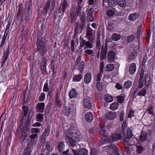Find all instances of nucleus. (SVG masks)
<instances>
[{
	"label": "nucleus",
	"instance_id": "f257e3e1",
	"mask_svg": "<svg viewBox=\"0 0 155 155\" xmlns=\"http://www.w3.org/2000/svg\"><path fill=\"white\" fill-rule=\"evenodd\" d=\"M40 34L37 35V39L36 42L37 51L39 53L43 56L44 54L47 52L46 45L41 39Z\"/></svg>",
	"mask_w": 155,
	"mask_h": 155
},
{
	"label": "nucleus",
	"instance_id": "f03ea898",
	"mask_svg": "<svg viewBox=\"0 0 155 155\" xmlns=\"http://www.w3.org/2000/svg\"><path fill=\"white\" fill-rule=\"evenodd\" d=\"M124 144L125 146V149L127 153L129 155H134L135 145L131 143L126 140H125Z\"/></svg>",
	"mask_w": 155,
	"mask_h": 155
},
{
	"label": "nucleus",
	"instance_id": "7ed1b4c3",
	"mask_svg": "<svg viewBox=\"0 0 155 155\" xmlns=\"http://www.w3.org/2000/svg\"><path fill=\"white\" fill-rule=\"evenodd\" d=\"M81 23L80 24L79 22H77L76 25L75 26L76 28L75 30L76 31H78L79 28L81 29V31L83 30H84V28L86 25V21L85 17V14H83L82 16L80 18Z\"/></svg>",
	"mask_w": 155,
	"mask_h": 155
},
{
	"label": "nucleus",
	"instance_id": "20e7f679",
	"mask_svg": "<svg viewBox=\"0 0 155 155\" xmlns=\"http://www.w3.org/2000/svg\"><path fill=\"white\" fill-rule=\"evenodd\" d=\"M51 2L52 8H51V11H53L55 5V0H48L43 10V12L45 15L47 14Z\"/></svg>",
	"mask_w": 155,
	"mask_h": 155
},
{
	"label": "nucleus",
	"instance_id": "39448f33",
	"mask_svg": "<svg viewBox=\"0 0 155 155\" xmlns=\"http://www.w3.org/2000/svg\"><path fill=\"white\" fill-rule=\"evenodd\" d=\"M32 5V1L30 0L28 4V8L27 11L25 12V21L27 22L28 21L31 16V7Z\"/></svg>",
	"mask_w": 155,
	"mask_h": 155
},
{
	"label": "nucleus",
	"instance_id": "423d86ee",
	"mask_svg": "<svg viewBox=\"0 0 155 155\" xmlns=\"http://www.w3.org/2000/svg\"><path fill=\"white\" fill-rule=\"evenodd\" d=\"M65 131V136L68 140H69L70 139H72L73 138L76 139L79 137V135L76 136L75 133L72 132L71 130H66Z\"/></svg>",
	"mask_w": 155,
	"mask_h": 155
},
{
	"label": "nucleus",
	"instance_id": "0eeeda50",
	"mask_svg": "<svg viewBox=\"0 0 155 155\" xmlns=\"http://www.w3.org/2000/svg\"><path fill=\"white\" fill-rule=\"evenodd\" d=\"M104 148L108 150L107 152L109 153H113L117 152L118 150L116 146L114 144H110L107 146H105Z\"/></svg>",
	"mask_w": 155,
	"mask_h": 155
},
{
	"label": "nucleus",
	"instance_id": "6e6552de",
	"mask_svg": "<svg viewBox=\"0 0 155 155\" xmlns=\"http://www.w3.org/2000/svg\"><path fill=\"white\" fill-rule=\"evenodd\" d=\"M68 4V2L67 0H62V2L59 8L58 12L59 13H61L62 10V14H63L65 12V9L67 7Z\"/></svg>",
	"mask_w": 155,
	"mask_h": 155
},
{
	"label": "nucleus",
	"instance_id": "1a4fd4ad",
	"mask_svg": "<svg viewBox=\"0 0 155 155\" xmlns=\"http://www.w3.org/2000/svg\"><path fill=\"white\" fill-rule=\"evenodd\" d=\"M72 150L74 155H87V150L84 148H82L78 152L74 149H72Z\"/></svg>",
	"mask_w": 155,
	"mask_h": 155
},
{
	"label": "nucleus",
	"instance_id": "9d476101",
	"mask_svg": "<svg viewBox=\"0 0 155 155\" xmlns=\"http://www.w3.org/2000/svg\"><path fill=\"white\" fill-rule=\"evenodd\" d=\"M107 44H105V46L102 45L101 52V60L105 59L106 58V52H107Z\"/></svg>",
	"mask_w": 155,
	"mask_h": 155
},
{
	"label": "nucleus",
	"instance_id": "9b49d317",
	"mask_svg": "<svg viewBox=\"0 0 155 155\" xmlns=\"http://www.w3.org/2000/svg\"><path fill=\"white\" fill-rule=\"evenodd\" d=\"M19 9L18 10V14L17 15V18H18L20 17V15L22 14V15L21 18V20L22 21L23 20V14L24 12V9L23 8V5L21 3L19 5Z\"/></svg>",
	"mask_w": 155,
	"mask_h": 155
},
{
	"label": "nucleus",
	"instance_id": "f8f14e48",
	"mask_svg": "<svg viewBox=\"0 0 155 155\" xmlns=\"http://www.w3.org/2000/svg\"><path fill=\"white\" fill-rule=\"evenodd\" d=\"M83 104L86 108L90 109L92 104L89 100L87 98H84L83 100Z\"/></svg>",
	"mask_w": 155,
	"mask_h": 155
},
{
	"label": "nucleus",
	"instance_id": "ddd939ff",
	"mask_svg": "<svg viewBox=\"0 0 155 155\" xmlns=\"http://www.w3.org/2000/svg\"><path fill=\"white\" fill-rule=\"evenodd\" d=\"M22 109L23 110L24 114L22 115L21 120L20 121V123L21 124L23 123L24 120H25V117H26L27 114L28 110V107L24 106L22 107Z\"/></svg>",
	"mask_w": 155,
	"mask_h": 155
},
{
	"label": "nucleus",
	"instance_id": "4468645a",
	"mask_svg": "<svg viewBox=\"0 0 155 155\" xmlns=\"http://www.w3.org/2000/svg\"><path fill=\"white\" fill-rule=\"evenodd\" d=\"M116 115V114L115 112L110 111L107 113L106 118L108 120H112L115 117Z\"/></svg>",
	"mask_w": 155,
	"mask_h": 155
},
{
	"label": "nucleus",
	"instance_id": "2eb2a0df",
	"mask_svg": "<svg viewBox=\"0 0 155 155\" xmlns=\"http://www.w3.org/2000/svg\"><path fill=\"white\" fill-rule=\"evenodd\" d=\"M147 138V132L144 131H142L141 135L140 136V140L141 142L145 141Z\"/></svg>",
	"mask_w": 155,
	"mask_h": 155
},
{
	"label": "nucleus",
	"instance_id": "dca6fc26",
	"mask_svg": "<svg viewBox=\"0 0 155 155\" xmlns=\"http://www.w3.org/2000/svg\"><path fill=\"white\" fill-rule=\"evenodd\" d=\"M45 104L43 102L38 103L37 105L38 112L43 113L44 111Z\"/></svg>",
	"mask_w": 155,
	"mask_h": 155
},
{
	"label": "nucleus",
	"instance_id": "f3484780",
	"mask_svg": "<svg viewBox=\"0 0 155 155\" xmlns=\"http://www.w3.org/2000/svg\"><path fill=\"white\" fill-rule=\"evenodd\" d=\"M133 136V134L132 133V132L130 129H128L127 130V138L125 139H123V140L124 141V143L125 142V140H126L128 141V142L130 143V142H131V141L130 140L132 137Z\"/></svg>",
	"mask_w": 155,
	"mask_h": 155
},
{
	"label": "nucleus",
	"instance_id": "a211bd4d",
	"mask_svg": "<svg viewBox=\"0 0 155 155\" xmlns=\"http://www.w3.org/2000/svg\"><path fill=\"white\" fill-rule=\"evenodd\" d=\"M91 79V75L90 73H87L84 77V81L87 84H89Z\"/></svg>",
	"mask_w": 155,
	"mask_h": 155
},
{
	"label": "nucleus",
	"instance_id": "6ab92c4d",
	"mask_svg": "<svg viewBox=\"0 0 155 155\" xmlns=\"http://www.w3.org/2000/svg\"><path fill=\"white\" fill-rule=\"evenodd\" d=\"M86 120L88 122H91L93 119L92 113L91 112H87L85 116Z\"/></svg>",
	"mask_w": 155,
	"mask_h": 155
},
{
	"label": "nucleus",
	"instance_id": "aec40b11",
	"mask_svg": "<svg viewBox=\"0 0 155 155\" xmlns=\"http://www.w3.org/2000/svg\"><path fill=\"white\" fill-rule=\"evenodd\" d=\"M115 53L113 51H109L107 55V58L109 61H113L115 57Z\"/></svg>",
	"mask_w": 155,
	"mask_h": 155
},
{
	"label": "nucleus",
	"instance_id": "412c9836",
	"mask_svg": "<svg viewBox=\"0 0 155 155\" xmlns=\"http://www.w3.org/2000/svg\"><path fill=\"white\" fill-rule=\"evenodd\" d=\"M136 66L135 64L132 63L130 66L129 72L130 74H133L136 71Z\"/></svg>",
	"mask_w": 155,
	"mask_h": 155
},
{
	"label": "nucleus",
	"instance_id": "4be33fe9",
	"mask_svg": "<svg viewBox=\"0 0 155 155\" xmlns=\"http://www.w3.org/2000/svg\"><path fill=\"white\" fill-rule=\"evenodd\" d=\"M77 94V92L76 89H73L71 90L69 94V96L71 98L75 97Z\"/></svg>",
	"mask_w": 155,
	"mask_h": 155
},
{
	"label": "nucleus",
	"instance_id": "5701e85b",
	"mask_svg": "<svg viewBox=\"0 0 155 155\" xmlns=\"http://www.w3.org/2000/svg\"><path fill=\"white\" fill-rule=\"evenodd\" d=\"M139 17L138 14L135 13L130 14L129 17V19L131 21H134L136 20Z\"/></svg>",
	"mask_w": 155,
	"mask_h": 155
},
{
	"label": "nucleus",
	"instance_id": "b1692460",
	"mask_svg": "<svg viewBox=\"0 0 155 155\" xmlns=\"http://www.w3.org/2000/svg\"><path fill=\"white\" fill-rule=\"evenodd\" d=\"M50 131V127L48 126L45 129L44 132L42 134V138L45 139L46 137H48Z\"/></svg>",
	"mask_w": 155,
	"mask_h": 155
},
{
	"label": "nucleus",
	"instance_id": "393cba45",
	"mask_svg": "<svg viewBox=\"0 0 155 155\" xmlns=\"http://www.w3.org/2000/svg\"><path fill=\"white\" fill-rule=\"evenodd\" d=\"M64 142H59L58 143L57 148L58 150L61 152L63 151L64 148Z\"/></svg>",
	"mask_w": 155,
	"mask_h": 155
},
{
	"label": "nucleus",
	"instance_id": "a878e982",
	"mask_svg": "<svg viewBox=\"0 0 155 155\" xmlns=\"http://www.w3.org/2000/svg\"><path fill=\"white\" fill-rule=\"evenodd\" d=\"M46 60L45 58H43V60L41 63V70L44 71H46Z\"/></svg>",
	"mask_w": 155,
	"mask_h": 155
},
{
	"label": "nucleus",
	"instance_id": "bb28decb",
	"mask_svg": "<svg viewBox=\"0 0 155 155\" xmlns=\"http://www.w3.org/2000/svg\"><path fill=\"white\" fill-rule=\"evenodd\" d=\"M55 102L57 106L60 107L61 106V100L59 99L58 92L56 95Z\"/></svg>",
	"mask_w": 155,
	"mask_h": 155
},
{
	"label": "nucleus",
	"instance_id": "cd10ccee",
	"mask_svg": "<svg viewBox=\"0 0 155 155\" xmlns=\"http://www.w3.org/2000/svg\"><path fill=\"white\" fill-rule=\"evenodd\" d=\"M119 104L117 102H115L111 104L110 106V109L113 110H116L119 107Z\"/></svg>",
	"mask_w": 155,
	"mask_h": 155
},
{
	"label": "nucleus",
	"instance_id": "c85d7f7f",
	"mask_svg": "<svg viewBox=\"0 0 155 155\" xmlns=\"http://www.w3.org/2000/svg\"><path fill=\"white\" fill-rule=\"evenodd\" d=\"M114 67L113 64H107L105 67L106 71H112L114 68Z\"/></svg>",
	"mask_w": 155,
	"mask_h": 155
},
{
	"label": "nucleus",
	"instance_id": "c756f323",
	"mask_svg": "<svg viewBox=\"0 0 155 155\" xmlns=\"http://www.w3.org/2000/svg\"><path fill=\"white\" fill-rule=\"evenodd\" d=\"M121 134L120 133L119 134L116 133L112 134V137L114 140L115 141L120 139L121 137Z\"/></svg>",
	"mask_w": 155,
	"mask_h": 155
},
{
	"label": "nucleus",
	"instance_id": "7c9ffc66",
	"mask_svg": "<svg viewBox=\"0 0 155 155\" xmlns=\"http://www.w3.org/2000/svg\"><path fill=\"white\" fill-rule=\"evenodd\" d=\"M82 74H79L78 75H74L73 78V81H74L78 82L82 78Z\"/></svg>",
	"mask_w": 155,
	"mask_h": 155
},
{
	"label": "nucleus",
	"instance_id": "2f4dec72",
	"mask_svg": "<svg viewBox=\"0 0 155 155\" xmlns=\"http://www.w3.org/2000/svg\"><path fill=\"white\" fill-rule=\"evenodd\" d=\"M9 45H8V48L3 54V55L2 57V58L7 60L9 53Z\"/></svg>",
	"mask_w": 155,
	"mask_h": 155
},
{
	"label": "nucleus",
	"instance_id": "473e14b6",
	"mask_svg": "<svg viewBox=\"0 0 155 155\" xmlns=\"http://www.w3.org/2000/svg\"><path fill=\"white\" fill-rule=\"evenodd\" d=\"M68 142L69 144L71 147H74L75 146H77L75 141L73 138L71 139H70L69 140H68Z\"/></svg>",
	"mask_w": 155,
	"mask_h": 155
},
{
	"label": "nucleus",
	"instance_id": "72a5a7b5",
	"mask_svg": "<svg viewBox=\"0 0 155 155\" xmlns=\"http://www.w3.org/2000/svg\"><path fill=\"white\" fill-rule=\"evenodd\" d=\"M117 3L120 6L123 7L126 5V2L125 0H117Z\"/></svg>",
	"mask_w": 155,
	"mask_h": 155
},
{
	"label": "nucleus",
	"instance_id": "f704fd0d",
	"mask_svg": "<svg viewBox=\"0 0 155 155\" xmlns=\"http://www.w3.org/2000/svg\"><path fill=\"white\" fill-rule=\"evenodd\" d=\"M81 57L80 56H78L74 61V68H75L78 65L81 60Z\"/></svg>",
	"mask_w": 155,
	"mask_h": 155
},
{
	"label": "nucleus",
	"instance_id": "c9c22d12",
	"mask_svg": "<svg viewBox=\"0 0 155 155\" xmlns=\"http://www.w3.org/2000/svg\"><path fill=\"white\" fill-rule=\"evenodd\" d=\"M146 111L150 114L152 115H154L153 107L152 106H150L146 110Z\"/></svg>",
	"mask_w": 155,
	"mask_h": 155
},
{
	"label": "nucleus",
	"instance_id": "e433bc0d",
	"mask_svg": "<svg viewBox=\"0 0 155 155\" xmlns=\"http://www.w3.org/2000/svg\"><path fill=\"white\" fill-rule=\"evenodd\" d=\"M132 82L130 80H128L125 82L124 86L125 88H130L132 85Z\"/></svg>",
	"mask_w": 155,
	"mask_h": 155
},
{
	"label": "nucleus",
	"instance_id": "4c0bfd02",
	"mask_svg": "<svg viewBox=\"0 0 155 155\" xmlns=\"http://www.w3.org/2000/svg\"><path fill=\"white\" fill-rule=\"evenodd\" d=\"M71 107L70 106L66 107L64 111V114L66 116L69 115L71 113Z\"/></svg>",
	"mask_w": 155,
	"mask_h": 155
},
{
	"label": "nucleus",
	"instance_id": "58836bf2",
	"mask_svg": "<svg viewBox=\"0 0 155 155\" xmlns=\"http://www.w3.org/2000/svg\"><path fill=\"white\" fill-rule=\"evenodd\" d=\"M135 147H136V151L137 153H140L143 151V148L141 145H135Z\"/></svg>",
	"mask_w": 155,
	"mask_h": 155
},
{
	"label": "nucleus",
	"instance_id": "ea45409f",
	"mask_svg": "<svg viewBox=\"0 0 155 155\" xmlns=\"http://www.w3.org/2000/svg\"><path fill=\"white\" fill-rule=\"evenodd\" d=\"M120 38V35L117 34H114L112 35V39L115 41H117L119 40Z\"/></svg>",
	"mask_w": 155,
	"mask_h": 155
},
{
	"label": "nucleus",
	"instance_id": "a19ab883",
	"mask_svg": "<svg viewBox=\"0 0 155 155\" xmlns=\"http://www.w3.org/2000/svg\"><path fill=\"white\" fill-rule=\"evenodd\" d=\"M82 36H81L80 40V47H83L85 45L86 41L84 40L83 38H82Z\"/></svg>",
	"mask_w": 155,
	"mask_h": 155
},
{
	"label": "nucleus",
	"instance_id": "79ce46f5",
	"mask_svg": "<svg viewBox=\"0 0 155 155\" xmlns=\"http://www.w3.org/2000/svg\"><path fill=\"white\" fill-rule=\"evenodd\" d=\"M150 80V76L149 75L147 74L145 78V84L147 86L149 85L148 82Z\"/></svg>",
	"mask_w": 155,
	"mask_h": 155
},
{
	"label": "nucleus",
	"instance_id": "37998d69",
	"mask_svg": "<svg viewBox=\"0 0 155 155\" xmlns=\"http://www.w3.org/2000/svg\"><path fill=\"white\" fill-rule=\"evenodd\" d=\"M84 53L87 55H91V56H93L94 52L93 50L91 49H87L86 50L84 51Z\"/></svg>",
	"mask_w": 155,
	"mask_h": 155
},
{
	"label": "nucleus",
	"instance_id": "c03bdc74",
	"mask_svg": "<svg viewBox=\"0 0 155 155\" xmlns=\"http://www.w3.org/2000/svg\"><path fill=\"white\" fill-rule=\"evenodd\" d=\"M125 96L123 97L121 95H119L117 97V101L120 103H122L124 100Z\"/></svg>",
	"mask_w": 155,
	"mask_h": 155
},
{
	"label": "nucleus",
	"instance_id": "a18cd8bd",
	"mask_svg": "<svg viewBox=\"0 0 155 155\" xmlns=\"http://www.w3.org/2000/svg\"><path fill=\"white\" fill-rule=\"evenodd\" d=\"M104 140H106L107 142L110 143H112L114 141L112 137V135L111 137L106 136L104 138Z\"/></svg>",
	"mask_w": 155,
	"mask_h": 155
},
{
	"label": "nucleus",
	"instance_id": "49530a36",
	"mask_svg": "<svg viewBox=\"0 0 155 155\" xmlns=\"http://www.w3.org/2000/svg\"><path fill=\"white\" fill-rule=\"evenodd\" d=\"M115 12L114 10H109L106 12V15L108 17L112 16L115 14Z\"/></svg>",
	"mask_w": 155,
	"mask_h": 155
},
{
	"label": "nucleus",
	"instance_id": "de8ad7c7",
	"mask_svg": "<svg viewBox=\"0 0 155 155\" xmlns=\"http://www.w3.org/2000/svg\"><path fill=\"white\" fill-rule=\"evenodd\" d=\"M70 46L71 51L74 52L75 51V44L74 41L73 39L71 41Z\"/></svg>",
	"mask_w": 155,
	"mask_h": 155
},
{
	"label": "nucleus",
	"instance_id": "09e8293b",
	"mask_svg": "<svg viewBox=\"0 0 155 155\" xmlns=\"http://www.w3.org/2000/svg\"><path fill=\"white\" fill-rule=\"evenodd\" d=\"M104 99L106 101L110 102L113 101V98L111 96L106 95L104 97Z\"/></svg>",
	"mask_w": 155,
	"mask_h": 155
},
{
	"label": "nucleus",
	"instance_id": "8fccbe9b",
	"mask_svg": "<svg viewBox=\"0 0 155 155\" xmlns=\"http://www.w3.org/2000/svg\"><path fill=\"white\" fill-rule=\"evenodd\" d=\"M146 93V90L145 88H143L141 91L138 93V95L140 96H145Z\"/></svg>",
	"mask_w": 155,
	"mask_h": 155
},
{
	"label": "nucleus",
	"instance_id": "3c124183",
	"mask_svg": "<svg viewBox=\"0 0 155 155\" xmlns=\"http://www.w3.org/2000/svg\"><path fill=\"white\" fill-rule=\"evenodd\" d=\"M86 35L89 37H91L93 35V31L91 28H90L87 30Z\"/></svg>",
	"mask_w": 155,
	"mask_h": 155
},
{
	"label": "nucleus",
	"instance_id": "603ef678",
	"mask_svg": "<svg viewBox=\"0 0 155 155\" xmlns=\"http://www.w3.org/2000/svg\"><path fill=\"white\" fill-rule=\"evenodd\" d=\"M37 118L38 121L40 122H42L43 118V114L40 113L38 114L37 115Z\"/></svg>",
	"mask_w": 155,
	"mask_h": 155
},
{
	"label": "nucleus",
	"instance_id": "864d4df0",
	"mask_svg": "<svg viewBox=\"0 0 155 155\" xmlns=\"http://www.w3.org/2000/svg\"><path fill=\"white\" fill-rule=\"evenodd\" d=\"M84 63L83 62H81L79 66V70L80 73H82L84 67Z\"/></svg>",
	"mask_w": 155,
	"mask_h": 155
},
{
	"label": "nucleus",
	"instance_id": "5fc2aeb1",
	"mask_svg": "<svg viewBox=\"0 0 155 155\" xmlns=\"http://www.w3.org/2000/svg\"><path fill=\"white\" fill-rule=\"evenodd\" d=\"M96 48L98 50H100L101 47V43L100 41V39L99 38H97L96 40Z\"/></svg>",
	"mask_w": 155,
	"mask_h": 155
},
{
	"label": "nucleus",
	"instance_id": "6e6d98bb",
	"mask_svg": "<svg viewBox=\"0 0 155 155\" xmlns=\"http://www.w3.org/2000/svg\"><path fill=\"white\" fill-rule=\"evenodd\" d=\"M135 37L133 35H131L127 38V41L128 42L130 43L132 42L134 39Z\"/></svg>",
	"mask_w": 155,
	"mask_h": 155
},
{
	"label": "nucleus",
	"instance_id": "4d7b16f0",
	"mask_svg": "<svg viewBox=\"0 0 155 155\" xmlns=\"http://www.w3.org/2000/svg\"><path fill=\"white\" fill-rule=\"evenodd\" d=\"M102 72H101L99 71V72L97 74L96 78L97 81L98 82L100 81L101 80V78L102 76Z\"/></svg>",
	"mask_w": 155,
	"mask_h": 155
},
{
	"label": "nucleus",
	"instance_id": "13d9d810",
	"mask_svg": "<svg viewBox=\"0 0 155 155\" xmlns=\"http://www.w3.org/2000/svg\"><path fill=\"white\" fill-rule=\"evenodd\" d=\"M141 25L139 26L137 30V38L139 39L140 36L141 31Z\"/></svg>",
	"mask_w": 155,
	"mask_h": 155
},
{
	"label": "nucleus",
	"instance_id": "bf43d9fd",
	"mask_svg": "<svg viewBox=\"0 0 155 155\" xmlns=\"http://www.w3.org/2000/svg\"><path fill=\"white\" fill-rule=\"evenodd\" d=\"M86 46L87 48H91L94 46V45L89 41H86Z\"/></svg>",
	"mask_w": 155,
	"mask_h": 155
},
{
	"label": "nucleus",
	"instance_id": "052dcab7",
	"mask_svg": "<svg viewBox=\"0 0 155 155\" xmlns=\"http://www.w3.org/2000/svg\"><path fill=\"white\" fill-rule=\"evenodd\" d=\"M40 129L38 128H32L31 129V132L32 133L35 134L39 133Z\"/></svg>",
	"mask_w": 155,
	"mask_h": 155
},
{
	"label": "nucleus",
	"instance_id": "680f3d73",
	"mask_svg": "<svg viewBox=\"0 0 155 155\" xmlns=\"http://www.w3.org/2000/svg\"><path fill=\"white\" fill-rule=\"evenodd\" d=\"M45 94L44 93H41L39 97V100L40 101H43L45 99Z\"/></svg>",
	"mask_w": 155,
	"mask_h": 155
},
{
	"label": "nucleus",
	"instance_id": "e2e57ef3",
	"mask_svg": "<svg viewBox=\"0 0 155 155\" xmlns=\"http://www.w3.org/2000/svg\"><path fill=\"white\" fill-rule=\"evenodd\" d=\"M94 13V9L92 8H90L87 12V14L88 16L92 15Z\"/></svg>",
	"mask_w": 155,
	"mask_h": 155
},
{
	"label": "nucleus",
	"instance_id": "0e129e2a",
	"mask_svg": "<svg viewBox=\"0 0 155 155\" xmlns=\"http://www.w3.org/2000/svg\"><path fill=\"white\" fill-rule=\"evenodd\" d=\"M31 116L29 115L28 117V120L26 123V128L27 127L29 124L31 119Z\"/></svg>",
	"mask_w": 155,
	"mask_h": 155
},
{
	"label": "nucleus",
	"instance_id": "69168bd1",
	"mask_svg": "<svg viewBox=\"0 0 155 155\" xmlns=\"http://www.w3.org/2000/svg\"><path fill=\"white\" fill-rule=\"evenodd\" d=\"M115 2L114 0H109L108 2V5L111 7L114 6V5Z\"/></svg>",
	"mask_w": 155,
	"mask_h": 155
},
{
	"label": "nucleus",
	"instance_id": "338daca9",
	"mask_svg": "<svg viewBox=\"0 0 155 155\" xmlns=\"http://www.w3.org/2000/svg\"><path fill=\"white\" fill-rule=\"evenodd\" d=\"M100 134L103 136H104L105 134V130L104 128H101L100 130Z\"/></svg>",
	"mask_w": 155,
	"mask_h": 155
},
{
	"label": "nucleus",
	"instance_id": "774afa93",
	"mask_svg": "<svg viewBox=\"0 0 155 155\" xmlns=\"http://www.w3.org/2000/svg\"><path fill=\"white\" fill-rule=\"evenodd\" d=\"M137 55V53L136 51L133 52L131 53L130 55V58L134 59L135 57Z\"/></svg>",
	"mask_w": 155,
	"mask_h": 155
}]
</instances>
